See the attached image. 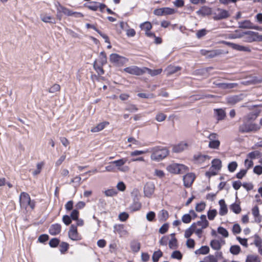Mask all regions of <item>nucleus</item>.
<instances>
[{"label":"nucleus","mask_w":262,"mask_h":262,"mask_svg":"<svg viewBox=\"0 0 262 262\" xmlns=\"http://www.w3.org/2000/svg\"><path fill=\"white\" fill-rule=\"evenodd\" d=\"M230 209L232 210L233 212L236 214H238L241 211V208L239 204L234 203L232 204L230 206Z\"/></svg>","instance_id":"nucleus-43"},{"label":"nucleus","mask_w":262,"mask_h":262,"mask_svg":"<svg viewBox=\"0 0 262 262\" xmlns=\"http://www.w3.org/2000/svg\"><path fill=\"white\" fill-rule=\"evenodd\" d=\"M171 257L180 260L182 258V254L179 251H174L171 254Z\"/></svg>","instance_id":"nucleus-58"},{"label":"nucleus","mask_w":262,"mask_h":262,"mask_svg":"<svg viewBox=\"0 0 262 262\" xmlns=\"http://www.w3.org/2000/svg\"><path fill=\"white\" fill-rule=\"evenodd\" d=\"M212 165L209 171L206 172V176L210 178L211 176H215L222 167V161L219 159H214L212 161Z\"/></svg>","instance_id":"nucleus-4"},{"label":"nucleus","mask_w":262,"mask_h":262,"mask_svg":"<svg viewBox=\"0 0 262 262\" xmlns=\"http://www.w3.org/2000/svg\"><path fill=\"white\" fill-rule=\"evenodd\" d=\"M162 256V252L160 250L155 251L152 256L154 262H157L159 258Z\"/></svg>","instance_id":"nucleus-45"},{"label":"nucleus","mask_w":262,"mask_h":262,"mask_svg":"<svg viewBox=\"0 0 262 262\" xmlns=\"http://www.w3.org/2000/svg\"><path fill=\"white\" fill-rule=\"evenodd\" d=\"M123 71L128 74L137 76L141 75L144 73V68H140L135 66H132L123 69Z\"/></svg>","instance_id":"nucleus-10"},{"label":"nucleus","mask_w":262,"mask_h":262,"mask_svg":"<svg viewBox=\"0 0 262 262\" xmlns=\"http://www.w3.org/2000/svg\"><path fill=\"white\" fill-rule=\"evenodd\" d=\"M84 6L90 10L95 11H97L99 8V3L95 2H91L89 4H84Z\"/></svg>","instance_id":"nucleus-34"},{"label":"nucleus","mask_w":262,"mask_h":262,"mask_svg":"<svg viewBox=\"0 0 262 262\" xmlns=\"http://www.w3.org/2000/svg\"><path fill=\"white\" fill-rule=\"evenodd\" d=\"M114 232L118 233L120 237L125 236L128 234L127 231L125 229L123 225H116L114 226Z\"/></svg>","instance_id":"nucleus-18"},{"label":"nucleus","mask_w":262,"mask_h":262,"mask_svg":"<svg viewBox=\"0 0 262 262\" xmlns=\"http://www.w3.org/2000/svg\"><path fill=\"white\" fill-rule=\"evenodd\" d=\"M217 215V210L216 209H210L207 212L208 218L209 220H213Z\"/></svg>","instance_id":"nucleus-42"},{"label":"nucleus","mask_w":262,"mask_h":262,"mask_svg":"<svg viewBox=\"0 0 262 262\" xmlns=\"http://www.w3.org/2000/svg\"><path fill=\"white\" fill-rule=\"evenodd\" d=\"M166 115L162 113H159L156 117V120L158 122H162L165 120Z\"/></svg>","instance_id":"nucleus-57"},{"label":"nucleus","mask_w":262,"mask_h":262,"mask_svg":"<svg viewBox=\"0 0 262 262\" xmlns=\"http://www.w3.org/2000/svg\"><path fill=\"white\" fill-rule=\"evenodd\" d=\"M216 118L218 121L224 119L226 117L225 111L222 108L214 110Z\"/></svg>","instance_id":"nucleus-26"},{"label":"nucleus","mask_w":262,"mask_h":262,"mask_svg":"<svg viewBox=\"0 0 262 262\" xmlns=\"http://www.w3.org/2000/svg\"><path fill=\"white\" fill-rule=\"evenodd\" d=\"M210 157L207 155H203L200 154H197L193 156V161L195 163L201 164L206 161L209 162Z\"/></svg>","instance_id":"nucleus-14"},{"label":"nucleus","mask_w":262,"mask_h":262,"mask_svg":"<svg viewBox=\"0 0 262 262\" xmlns=\"http://www.w3.org/2000/svg\"><path fill=\"white\" fill-rule=\"evenodd\" d=\"M238 27L240 28L247 29H255V30H261L260 27L255 26L249 20H245L244 21H239L238 23Z\"/></svg>","instance_id":"nucleus-11"},{"label":"nucleus","mask_w":262,"mask_h":262,"mask_svg":"<svg viewBox=\"0 0 262 262\" xmlns=\"http://www.w3.org/2000/svg\"><path fill=\"white\" fill-rule=\"evenodd\" d=\"M68 236L72 241H79L82 239L81 236L78 232L77 227L74 225L70 226L68 231Z\"/></svg>","instance_id":"nucleus-9"},{"label":"nucleus","mask_w":262,"mask_h":262,"mask_svg":"<svg viewBox=\"0 0 262 262\" xmlns=\"http://www.w3.org/2000/svg\"><path fill=\"white\" fill-rule=\"evenodd\" d=\"M237 166V164L236 162H232L228 164V168L230 172H233L235 170Z\"/></svg>","instance_id":"nucleus-60"},{"label":"nucleus","mask_w":262,"mask_h":262,"mask_svg":"<svg viewBox=\"0 0 262 262\" xmlns=\"http://www.w3.org/2000/svg\"><path fill=\"white\" fill-rule=\"evenodd\" d=\"M220 210L219 213L221 215L223 216L227 213L228 209L225 202L224 200H221L219 201Z\"/></svg>","instance_id":"nucleus-24"},{"label":"nucleus","mask_w":262,"mask_h":262,"mask_svg":"<svg viewBox=\"0 0 262 262\" xmlns=\"http://www.w3.org/2000/svg\"><path fill=\"white\" fill-rule=\"evenodd\" d=\"M109 123L106 121L101 122L97 124L96 126L92 128L91 131L93 133L98 132L103 129Z\"/></svg>","instance_id":"nucleus-25"},{"label":"nucleus","mask_w":262,"mask_h":262,"mask_svg":"<svg viewBox=\"0 0 262 262\" xmlns=\"http://www.w3.org/2000/svg\"><path fill=\"white\" fill-rule=\"evenodd\" d=\"M229 16V13L227 10L218 9L214 13V19L219 20L224 19Z\"/></svg>","instance_id":"nucleus-15"},{"label":"nucleus","mask_w":262,"mask_h":262,"mask_svg":"<svg viewBox=\"0 0 262 262\" xmlns=\"http://www.w3.org/2000/svg\"><path fill=\"white\" fill-rule=\"evenodd\" d=\"M191 226L194 229L195 234L201 238L204 229L209 226V222L206 219L205 215H201L200 220L196 222L193 223Z\"/></svg>","instance_id":"nucleus-1"},{"label":"nucleus","mask_w":262,"mask_h":262,"mask_svg":"<svg viewBox=\"0 0 262 262\" xmlns=\"http://www.w3.org/2000/svg\"><path fill=\"white\" fill-rule=\"evenodd\" d=\"M174 236V234H171V238L169 242V247L171 249H174L177 246V241Z\"/></svg>","instance_id":"nucleus-39"},{"label":"nucleus","mask_w":262,"mask_h":262,"mask_svg":"<svg viewBox=\"0 0 262 262\" xmlns=\"http://www.w3.org/2000/svg\"><path fill=\"white\" fill-rule=\"evenodd\" d=\"M69 244L66 242H62L60 245V251L61 253H63L66 252L69 248Z\"/></svg>","instance_id":"nucleus-62"},{"label":"nucleus","mask_w":262,"mask_h":262,"mask_svg":"<svg viewBox=\"0 0 262 262\" xmlns=\"http://www.w3.org/2000/svg\"><path fill=\"white\" fill-rule=\"evenodd\" d=\"M197 217V214L193 210H190L189 213L184 214L182 217V221L184 223H189L192 219Z\"/></svg>","instance_id":"nucleus-16"},{"label":"nucleus","mask_w":262,"mask_h":262,"mask_svg":"<svg viewBox=\"0 0 262 262\" xmlns=\"http://www.w3.org/2000/svg\"><path fill=\"white\" fill-rule=\"evenodd\" d=\"M19 203L21 208L26 209L28 206L33 209L35 207V203L31 201L29 195L26 192H21L19 195Z\"/></svg>","instance_id":"nucleus-2"},{"label":"nucleus","mask_w":262,"mask_h":262,"mask_svg":"<svg viewBox=\"0 0 262 262\" xmlns=\"http://www.w3.org/2000/svg\"><path fill=\"white\" fill-rule=\"evenodd\" d=\"M168 155V150L166 148H158L154 151L150 158L152 160L160 161L165 158Z\"/></svg>","instance_id":"nucleus-8"},{"label":"nucleus","mask_w":262,"mask_h":262,"mask_svg":"<svg viewBox=\"0 0 262 262\" xmlns=\"http://www.w3.org/2000/svg\"><path fill=\"white\" fill-rule=\"evenodd\" d=\"M141 29L144 31H149L152 28L151 24L149 21H145L141 24L140 26Z\"/></svg>","instance_id":"nucleus-37"},{"label":"nucleus","mask_w":262,"mask_h":262,"mask_svg":"<svg viewBox=\"0 0 262 262\" xmlns=\"http://www.w3.org/2000/svg\"><path fill=\"white\" fill-rule=\"evenodd\" d=\"M210 246L214 250H220L222 247V244L220 241L217 239H213L210 242Z\"/></svg>","instance_id":"nucleus-28"},{"label":"nucleus","mask_w":262,"mask_h":262,"mask_svg":"<svg viewBox=\"0 0 262 262\" xmlns=\"http://www.w3.org/2000/svg\"><path fill=\"white\" fill-rule=\"evenodd\" d=\"M127 159L125 158H121L117 160L113 161V164H115L116 171L126 172L129 171V167L125 165Z\"/></svg>","instance_id":"nucleus-7"},{"label":"nucleus","mask_w":262,"mask_h":262,"mask_svg":"<svg viewBox=\"0 0 262 262\" xmlns=\"http://www.w3.org/2000/svg\"><path fill=\"white\" fill-rule=\"evenodd\" d=\"M220 145V141L217 139L209 141L208 146L212 149H218Z\"/></svg>","instance_id":"nucleus-38"},{"label":"nucleus","mask_w":262,"mask_h":262,"mask_svg":"<svg viewBox=\"0 0 262 262\" xmlns=\"http://www.w3.org/2000/svg\"><path fill=\"white\" fill-rule=\"evenodd\" d=\"M105 171L107 172H115L116 171L115 164H113V161L110 162L108 165L105 167Z\"/></svg>","instance_id":"nucleus-53"},{"label":"nucleus","mask_w":262,"mask_h":262,"mask_svg":"<svg viewBox=\"0 0 262 262\" xmlns=\"http://www.w3.org/2000/svg\"><path fill=\"white\" fill-rule=\"evenodd\" d=\"M206 203L204 202H201L196 204L195 209L197 212H202L206 208Z\"/></svg>","instance_id":"nucleus-41"},{"label":"nucleus","mask_w":262,"mask_h":262,"mask_svg":"<svg viewBox=\"0 0 262 262\" xmlns=\"http://www.w3.org/2000/svg\"><path fill=\"white\" fill-rule=\"evenodd\" d=\"M230 252L233 255H238L241 252V247L238 245H233L230 247Z\"/></svg>","instance_id":"nucleus-35"},{"label":"nucleus","mask_w":262,"mask_h":262,"mask_svg":"<svg viewBox=\"0 0 262 262\" xmlns=\"http://www.w3.org/2000/svg\"><path fill=\"white\" fill-rule=\"evenodd\" d=\"M252 213L255 217V221L258 223L261 222V219L259 214V211L258 206H254L252 210Z\"/></svg>","instance_id":"nucleus-30"},{"label":"nucleus","mask_w":262,"mask_h":262,"mask_svg":"<svg viewBox=\"0 0 262 262\" xmlns=\"http://www.w3.org/2000/svg\"><path fill=\"white\" fill-rule=\"evenodd\" d=\"M60 90V86L58 84H54L49 89L48 92L51 93H54L59 92Z\"/></svg>","instance_id":"nucleus-49"},{"label":"nucleus","mask_w":262,"mask_h":262,"mask_svg":"<svg viewBox=\"0 0 262 262\" xmlns=\"http://www.w3.org/2000/svg\"><path fill=\"white\" fill-rule=\"evenodd\" d=\"M168 217V213L166 210H162L159 214V217L161 220L164 221Z\"/></svg>","instance_id":"nucleus-52"},{"label":"nucleus","mask_w":262,"mask_h":262,"mask_svg":"<svg viewBox=\"0 0 262 262\" xmlns=\"http://www.w3.org/2000/svg\"><path fill=\"white\" fill-rule=\"evenodd\" d=\"M193 233H195L194 229L191 225L188 228L185 230L184 233V237L185 238H188L192 235Z\"/></svg>","instance_id":"nucleus-40"},{"label":"nucleus","mask_w":262,"mask_h":262,"mask_svg":"<svg viewBox=\"0 0 262 262\" xmlns=\"http://www.w3.org/2000/svg\"><path fill=\"white\" fill-rule=\"evenodd\" d=\"M217 232L219 234H221L224 237H228L229 233L228 231L222 227H220L217 229Z\"/></svg>","instance_id":"nucleus-51"},{"label":"nucleus","mask_w":262,"mask_h":262,"mask_svg":"<svg viewBox=\"0 0 262 262\" xmlns=\"http://www.w3.org/2000/svg\"><path fill=\"white\" fill-rule=\"evenodd\" d=\"M195 179L194 175L192 173H189L184 176L183 181L184 185L187 187H190L192 184Z\"/></svg>","instance_id":"nucleus-19"},{"label":"nucleus","mask_w":262,"mask_h":262,"mask_svg":"<svg viewBox=\"0 0 262 262\" xmlns=\"http://www.w3.org/2000/svg\"><path fill=\"white\" fill-rule=\"evenodd\" d=\"M260 129V126L256 123H244L240 125L239 130L242 133L257 132Z\"/></svg>","instance_id":"nucleus-5"},{"label":"nucleus","mask_w":262,"mask_h":262,"mask_svg":"<svg viewBox=\"0 0 262 262\" xmlns=\"http://www.w3.org/2000/svg\"><path fill=\"white\" fill-rule=\"evenodd\" d=\"M144 73L148 72L152 76H156L161 74L162 71V69H159L157 70H151L147 68H144Z\"/></svg>","instance_id":"nucleus-31"},{"label":"nucleus","mask_w":262,"mask_h":262,"mask_svg":"<svg viewBox=\"0 0 262 262\" xmlns=\"http://www.w3.org/2000/svg\"><path fill=\"white\" fill-rule=\"evenodd\" d=\"M155 185L152 182H147L144 187V192L145 195L147 196H150L155 191Z\"/></svg>","instance_id":"nucleus-17"},{"label":"nucleus","mask_w":262,"mask_h":262,"mask_svg":"<svg viewBox=\"0 0 262 262\" xmlns=\"http://www.w3.org/2000/svg\"><path fill=\"white\" fill-rule=\"evenodd\" d=\"M189 145L188 142L186 141H182L178 144L173 145L172 146V151L174 152H181L183 151L184 150L187 149Z\"/></svg>","instance_id":"nucleus-12"},{"label":"nucleus","mask_w":262,"mask_h":262,"mask_svg":"<svg viewBox=\"0 0 262 262\" xmlns=\"http://www.w3.org/2000/svg\"><path fill=\"white\" fill-rule=\"evenodd\" d=\"M211 9L206 7L201 8L199 10L196 12V13L199 15L205 16L211 14Z\"/></svg>","instance_id":"nucleus-32"},{"label":"nucleus","mask_w":262,"mask_h":262,"mask_svg":"<svg viewBox=\"0 0 262 262\" xmlns=\"http://www.w3.org/2000/svg\"><path fill=\"white\" fill-rule=\"evenodd\" d=\"M57 10L58 12L62 13L67 16H69L72 15V10L61 6L60 4H58V5L57 6Z\"/></svg>","instance_id":"nucleus-22"},{"label":"nucleus","mask_w":262,"mask_h":262,"mask_svg":"<svg viewBox=\"0 0 262 262\" xmlns=\"http://www.w3.org/2000/svg\"><path fill=\"white\" fill-rule=\"evenodd\" d=\"M260 156V153L257 150L251 152L247 155V157L251 159H254L258 158Z\"/></svg>","instance_id":"nucleus-50"},{"label":"nucleus","mask_w":262,"mask_h":262,"mask_svg":"<svg viewBox=\"0 0 262 262\" xmlns=\"http://www.w3.org/2000/svg\"><path fill=\"white\" fill-rule=\"evenodd\" d=\"M41 20L45 23L55 24V21L54 18L51 16L46 13L42 14L40 15Z\"/></svg>","instance_id":"nucleus-27"},{"label":"nucleus","mask_w":262,"mask_h":262,"mask_svg":"<svg viewBox=\"0 0 262 262\" xmlns=\"http://www.w3.org/2000/svg\"><path fill=\"white\" fill-rule=\"evenodd\" d=\"M43 163L42 162L38 163L36 165V169L34 170L33 172V174L34 176H36L40 173L41 172V169L43 167Z\"/></svg>","instance_id":"nucleus-54"},{"label":"nucleus","mask_w":262,"mask_h":262,"mask_svg":"<svg viewBox=\"0 0 262 262\" xmlns=\"http://www.w3.org/2000/svg\"><path fill=\"white\" fill-rule=\"evenodd\" d=\"M106 61L107 60L105 54L103 52H101L99 59L96 62L98 64H101V66H103L106 63Z\"/></svg>","instance_id":"nucleus-36"},{"label":"nucleus","mask_w":262,"mask_h":262,"mask_svg":"<svg viewBox=\"0 0 262 262\" xmlns=\"http://www.w3.org/2000/svg\"><path fill=\"white\" fill-rule=\"evenodd\" d=\"M128 142L130 143V144L128 145L129 147H131L132 145L138 146L140 145V142L139 141L135 139L133 137L128 138L127 139Z\"/></svg>","instance_id":"nucleus-61"},{"label":"nucleus","mask_w":262,"mask_h":262,"mask_svg":"<svg viewBox=\"0 0 262 262\" xmlns=\"http://www.w3.org/2000/svg\"><path fill=\"white\" fill-rule=\"evenodd\" d=\"M207 32L208 31L205 29L200 30L197 31L196 33V36L198 38H200L204 36L205 35H206Z\"/></svg>","instance_id":"nucleus-63"},{"label":"nucleus","mask_w":262,"mask_h":262,"mask_svg":"<svg viewBox=\"0 0 262 262\" xmlns=\"http://www.w3.org/2000/svg\"><path fill=\"white\" fill-rule=\"evenodd\" d=\"M245 262H261V259L257 254H250L247 255Z\"/></svg>","instance_id":"nucleus-23"},{"label":"nucleus","mask_w":262,"mask_h":262,"mask_svg":"<svg viewBox=\"0 0 262 262\" xmlns=\"http://www.w3.org/2000/svg\"><path fill=\"white\" fill-rule=\"evenodd\" d=\"M221 88L223 89H232L237 86V84L235 83H221L219 84Z\"/></svg>","instance_id":"nucleus-47"},{"label":"nucleus","mask_w":262,"mask_h":262,"mask_svg":"<svg viewBox=\"0 0 262 262\" xmlns=\"http://www.w3.org/2000/svg\"><path fill=\"white\" fill-rule=\"evenodd\" d=\"M244 36L243 32H239L238 30L235 31L234 34H230L228 36V38L230 39H236L242 37Z\"/></svg>","instance_id":"nucleus-44"},{"label":"nucleus","mask_w":262,"mask_h":262,"mask_svg":"<svg viewBox=\"0 0 262 262\" xmlns=\"http://www.w3.org/2000/svg\"><path fill=\"white\" fill-rule=\"evenodd\" d=\"M253 238V244L255 246V247H257L262 244V238L259 235L257 234L254 235Z\"/></svg>","instance_id":"nucleus-46"},{"label":"nucleus","mask_w":262,"mask_h":262,"mask_svg":"<svg viewBox=\"0 0 262 262\" xmlns=\"http://www.w3.org/2000/svg\"><path fill=\"white\" fill-rule=\"evenodd\" d=\"M111 63L117 67H121L128 62V59L116 53L111 54L110 56Z\"/></svg>","instance_id":"nucleus-6"},{"label":"nucleus","mask_w":262,"mask_h":262,"mask_svg":"<svg viewBox=\"0 0 262 262\" xmlns=\"http://www.w3.org/2000/svg\"><path fill=\"white\" fill-rule=\"evenodd\" d=\"M102 66L98 64L97 62H95L94 63V67L99 74H104V71L102 68Z\"/></svg>","instance_id":"nucleus-55"},{"label":"nucleus","mask_w":262,"mask_h":262,"mask_svg":"<svg viewBox=\"0 0 262 262\" xmlns=\"http://www.w3.org/2000/svg\"><path fill=\"white\" fill-rule=\"evenodd\" d=\"M181 70V68L178 66H169L167 67L165 71L167 72V75L173 74Z\"/></svg>","instance_id":"nucleus-29"},{"label":"nucleus","mask_w":262,"mask_h":262,"mask_svg":"<svg viewBox=\"0 0 262 262\" xmlns=\"http://www.w3.org/2000/svg\"><path fill=\"white\" fill-rule=\"evenodd\" d=\"M61 226L60 224H55L51 226L49 228V233L52 235H56L60 233Z\"/></svg>","instance_id":"nucleus-21"},{"label":"nucleus","mask_w":262,"mask_h":262,"mask_svg":"<svg viewBox=\"0 0 262 262\" xmlns=\"http://www.w3.org/2000/svg\"><path fill=\"white\" fill-rule=\"evenodd\" d=\"M104 193L106 196H114L117 194V192L115 189L113 188L105 190Z\"/></svg>","instance_id":"nucleus-48"},{"label":"nucleus","mask_w":262,"mask_h":262,"mask_svg":"<svg viewBox=\"0 0 262 262\" xmlns=\"http://www.w3.org/2000/svg\"><path fill=\"white\" fill-rule=\"evenodd\" d=\"M225 43L231 47L233 49H234L237 51L248 52H251V49L248 46H244L230 42H225Z\"/></svg>","instance_id":"nucleus-13"},{"label":"nucleus","mask_w":262,"mask_h":262,"mask_svg":"<svg viewBox=\"0 0 262 262\" xmlns=\"http://www.w3.org/2000/svg\"><path fill=\"white\" fill-rule=\"evenodd\" d=\"M187 167L182 164L173 163L166 167V170L172 174H179L187 170Z\"/></svg>","instance_id":"nucleus-3"},{"label":"nucleus","mask_w":262,"mask_h":262,"mask_svg":"<svg viewBox=\"0 0 262 262\" xmlns=\"http://www.w3.org/2000/svg\"><path fill=\"white\" fill-rule=\"evenodd\" d=\"M210 251V249L207 246H202L200 249L195 251L196 254L205 255L207 254Z\"/></svg>","instance_id":"nucleus-33"},{"label":"nucleus","mask_w":262,"mask_h":262,"mask_svg":"<svg viewBox=\"0 0 262 262\" xmlns=\"http://www.w3.org/2000/svg\"><path fill=\"white\" fill-rule=\"evenodd\" d=\"M59 243V240L56 238L51 239L49 242V245L51 247H56Z\"/></svg>","instance_id":"nucleus-64"},{"label":"nucleus","mask_w":262,"mask_h":262,"mask_svg":"<svg viewBox=\"0 0 262 262\" xmlns=\"http://www.w3.org/2000/svg\"><path fill=\"white\" fill-rule=\"evenodd\" d=\"M163 8V15L173 14L176 12L175 10L173 9L170 8L164 7Z\"/></svg>","instance_id":"nucleus-56"},{"label":"nucleus","mask_w":262,"mask_h":262,"mask_svg":"<svg viewBox=\"0 0 262 262\" xmlns=\"http://www.w3.org/2000/svg\"><path fill=\"white\" fill-rule=\"evenodd\" d=\"M206 262H217L216 257L213 255H209L205 258Z\"/></svg>","instance_id":"nucleus-59"},{"label":"nucleus","mask_w":262,"mask_h":262,"mask_svg":"<svg viewBox=\"0 0 262 262\" xmlns=\"http://www.w3.org/2000/svg\"><path fill=\"white\" fill-rule=\"evenodd\" d=\"M244 35H247L245 41L248 42L256 41L257 32L253 31H247L243 32Z\"/></svg>","instance_id":"nucleus-20"}]
</instances>
